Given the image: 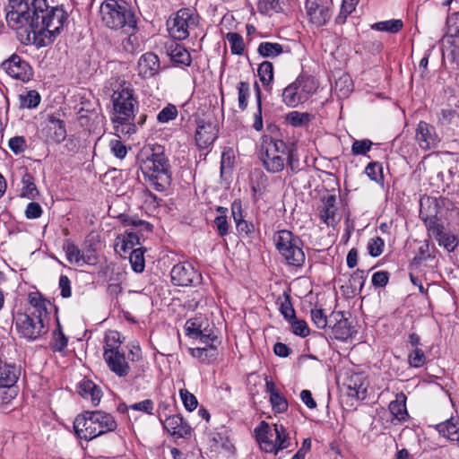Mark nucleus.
<instances>
[{
    "instance_id": "42",
    "label": "nucleus",
    "mask_w": 459,
    "mask_h": 459,
    "mask_svg": "<svg viewBox=\"0 0 459 459\" xmlns=\"http://www.w3.org/2000/svg\"><path fill=\"white\" fill-rule=\"evenodd\" d=\"M286 120L292 126H303L310 122L311 115L307 112L291 111L286 116Z\"/></svg>"
},
{
    "instance_id": "33",
    "label": "nucleus",
    "mask_w": 459,
    "mask_h": 459,
    "mask_svg": "<svg viewBox=\"0 0 459 459\" xmlns=\"http://www.w3.org/2000/svg\"><path fill=\"white\" fill-rule=\"evenodd\" d=\"M63 249L69 263L79 266L82 265V252L74 242L66 240L64 243Z\"/></svg>"
},
{
    "instance_id": "41",
    "label": "nucleus",
    "mask_w": 459,
    "mask_h": 459,
    "mask_svg": "<svg viewBox=\"0 0 459 459\" xmlns=\"http://www.w3.org/2000/svg\"><path fill=\"white\" fill-rule=\"evenodd\" d=\"M353 89L352 81L348 75H342L334 83V91L342 98L347 97Z\"/></svg>"
},
{
    "instance_id": "52",
    "label": "nucleus",
    "mask_w": 459,
    "mask_h": 459,
    "mask_svg": "<svg viewBox=\"0 0 459 459\" xmlns=\"http://www.w3.org/2000/svg\"><path fill=\"white\" fill-rule=\"evenodd\" d=\"M40 102V96L36 91H30L26 95H21V105L22 108H33Z\"/></svg>"
},
{
    "instance_id": "39",
    "label": "nucleus",
    "mask_w": 459,
    "mask_h": 459,
    "mask_svg": "<svg viewBox=\"0 0 459 459\" xmlns=\"http://www.w3.org/2000/svg\"><path fill=\"white\" fill-rule=\"evenodd\" d=\"M226 39L230 45V50L233 55L241 56L245 51V43L243 37L237 32H228Z\"/></svg>"
},
{
    "instance_id": "59",
    "label": "nucleus",
    "mask_w": 459,
    "mask_h": 459,
    "mask_svg": "<svg viewBox=\"0 0 459 459\" xmlns=\"http://www.w3.org/2000/svg\"><path fill=\"white\" fill-rule=\"evenodd\" d=\"M384 246V240L380 237H376L369 239L368 243V250L369 255L374 257L379 256L383 252Z\"/></svg>"
},
{
    "instance_id": "29",
    "label": "nucleus",
    "mask_w": 459,
    "mask_h": 459,
    "mask_svg": "<svg viewBox=\"0 0 459 459\" xmlns=\"http://www.w3.org/2000/svg\"><path fill=\"white\" fill-rule=\"evenodd\" d=\"M389 411L394 419L399 421H403L408 417L406 409V396L404 394L400 393L395 396V400L389 403Z\"/></svg>"
},
{
    "instance_id": "46",
    "label": "nucleus",
    "mask_w": 459,
    "mask_h": 459,
    "mask_svg": "<svg viewBox=\"0 0 459 459\" xmlns=\"http://www.w3.org/2000/svg\"><path fill=\"white\" fill-rule=\"evenodd\" d=\"M128 34L126 38L122 40V48L128 54H134L140 48L138 38L135 36V31H125Z\"/></svg>"
},
{
    "instance_id": "28",
    "label": "nucleus",
    "mask_w": 459,
    "mask_h": 459,
    "mask_svg": "<svg viewBox=\"0 0 459 459\" xmlns=\"http://www.w3.org/2000/svg\"><path fill=\"white\" fill-rule=\"evenodd\" d=\"M191 355L204 364L213 363L219 355L217 345L210 343L203 347L190 349Z\"/></svg>"
},
{
    "instance_id": "51",
    "label": "nucleus",
    "mask_w": 459,
    "mask_h": 459,
    "mask_svg": "<svg viewBox=\"0 0 459 459\" xmlns=\"http://www.w3.org/2000/svg\"><path fill=\"white\" fill-rule=\"evenodd\" d=\"M8 146L16 155L22 153L27 148V140L24 136H13L9 139Z\"/></svg>"
},
{
    "instance_id": "56",
    "label": "nucleus",
    "mask_w": 459,
    "mask_h": 459,
    "mask_svg": "<svg viewBox=\"0 0 459 459\" xmlns=\"http://www.w3.org/2000/svg\"><path fill=\"white\" fill-rule=\"evenodd\" d=\"M408 361L411 367L420 368L426 362V356L421 349L416 348L408 355Z\"/></svg>"
},
{
    "instance_id": "62",
    "label": "nucleus",
    "mask_w": 459,
    "mask_h": 459,
    "mask_svg": "<svg viewBox=\"0 0 459 459\" xmlns=\"http://www.w3.org/2000/svg\"><path fill=\"white\" fill-rule=\"evenodd\" d=\"M424 221L430 236H437L444 229V225L439 222L437 216L427 218Z\"/></svg>"
},
{
    "instance_id": "23",
    "label": "nucleus",
    "mask_w": 459,
    "mask_h": 459,
    "mask_svg": "<svg viewBox=\"0 0 459 459\" xmlns=\"http://www.w3.org/2000/svg\"><path fill=\"white\" fill-rule=\"evenodd\" d=\"M43 132L48 140L55 143H61L66 137L65 122L54 116L48 117Z\"/></svg>"
},
{
    "instance_id": "40",
    "label": "nucleus",
    "mask_w": 459,
    "mask_h": 459,
    "mask_svg": "<svg viewBox=\"0 0 459 459\" xmlns=\"http://www.w3.org/2000/svg\"><path fill=\"white\" fill-rule=\"evenodd\" d=\"M403 23L402 20H389L379 22L372 25V29L379 31H387L391 33H397L403 28Z\"/></svg>"
},
{
    "instance_id": "22",
    "label": "nucleus",
    "mask_w": 459,
    "mask_h": 459,
    "mask_svg": "<svg viewBox=\"0 0 459 459\" xmlns=\"http://www.w3.org/2000/svg\"><path fill=\"white\" fill-rule=\"evenodd\" d=\"M323 207L320 210L319 216L321 221L327 226L334 227L338 221L336 213V196L335 195H328L322 198Z\"/></svg>"
},
{
    "instance_id": "5",
    "label": "nucleus",
    "mask_w": 459,
    "mask_h": 459,
    "mask_svg": "<svg viewBox=\"0 0 459 459\" xmlns=\"http://www.w3.org/2000/svg\"><path fill=\"white\" fill-rule=\"evenodd\" d=\"M140 169L157 191L165 190L171 183V166L163 151L154 152L151 156L143 160Z\"/></svg>"
},
{
    "instance_id": "35",
    "label": "nucleus",
    "mask_w": 459,
    "mask_h": 459,
    "mask_svg": "<svg viewBox=\"0 0 459 459\" xmlns=\"http://www.w3.org/2000/svg\"><path fill=\"white\" fill-rule=\"evenodd\" d=\"M30 304L31 308L28 309L27 312L41 314L45 317H48V311L46 307L47 300L39 293H30L29 295Z\"/></svg>"
},
{
    "instance_id": "2",
    "label": "nucleus",
    "mask_w": 459,
    "mask_h": 459,
    "mask_svg": "<svg viewBox=\"0 0 459 459\" xmlns=\"http://www.w3.org/2000/svg\"><path fill=\"white\" fill-rule=\"evenodd\" d=\"M111 121L117 134L131 135L136 133V124L134 122L139 108V102L134 90L126 82L120 83L111 96Z\"/></svg>"
},
{
    "instance_id": "30",
    "label": "nucleus",
    "mask_w": 459,
    "mask_h": 459,
    "mask_svg": "<svg viewBox=\"0 0 459 459\" xmlns=\"http://www.w3.org/2000/svg\"><path fill=\"white\" fill-rule=\"evenodd\" d=\"M231 210L232 216L236 222L237 230L238 231V233H244L247 236L251 234L254 231V225L243 220L240 204H237L236 202H234L232 204Z\"/></svg>"
},
{
    "instance_id": "1",
    "label": "nucleus",
    "mask_w": 459,
    "mask_h": 459,
    "mask_svg": "<svg viewBox=\"0 0 459 459\" xmlns=\"http://www.w3.org/2000/svg\"><path fill=\"white\" fill-rule=\"evenodd\" d=\"M31 5L33 23L30 22L25 38L21 40L24 43L33 41L38 47L47 46L60 33L68 14L58 6L48 8L46 0H32Z\"/></svg>"
},
{
    "instance_id": "32",
    "label": "nucleus",
    "mask_w": 459,
    "mask_h": 459,
    "mask_svg": "<svg viewBox=\"0 0 459 459\" xmlns=\"http://www.w3.org/2000/svg\"><path fill=\"white\" fill-rule=\"evenodd\" d=\"M434 238L438 245L444 247L448 252H453L458 246L457 237L445 228Z\"/></svg>"
},
{
    "instance_id": "14",
    "label": "nucleus",
    "mask_w": 459,
    "mask_h": 459,
    "mask_svg": "<svg viewBox=\"0 0 459 459\" xmlns=\"http://www.w3.org/2000/svg\"><path fill=\"white\" fill-rule=\"evenodd\" d=\"M171 281L177 286H192L200 283L199 273L191 264L179 263L175 264L170 272Z\"/></svg>"
},
{
    "instance_id": "12",
    "label": "nucleus",
    "mask_w": 459,
    "mask_h": 459,
    "mask_svg": "<svg viewBox=\"0 0 459 459\" xmlns=\"http://www.w3.org/2000/svg\"><path fill=\"white\" fill-rule=\"evenodd\" d=\"M196 24V18L188 8L179 9L167 22L169 35L177 40L186 39L189 36L188 29Z\"/></svg>"
},
{
    "instance_id": "31",
    "label": "nucleus",
    "mask_w": 459,
    "mask_h": 459,
    "mask_svg": "<svg viewBox=\"0 0 459 459\" xmlns=\"http://www.w3.org/2000/svg\"><path fill=\"white\" fill-rule=\"evenodd\" d=\"M257 52L260 56L266 58H274L283 53V47L280 43L261 42Z\"/></svg>"
},
{
    "instance_id": "44",
    "label": "nucleus",
    "mask_w": 459,
    "mask_h": 459,
    "mask_svg": "<svg viewBox=\"0 0 459 459\" xmlns=\"http://www.w3.org/2000/svg\"><path fill=\"white\" fill-rule=\"evenodd\" d=\"M144 249L140 247L134 249L129 256L130 264L135 273H142L144 270Z\"/></svg>"
},
{
    "instance_id": "4",
    "label": "nucleus",
    "mask_w": 459,
    "mask_h": 459,
    "mask_svg": "<svg viewBox=\"0 0 459 459\" xmlns=\"http://www.w3.org/2000/svg\"><path fill=\"white\" fill-rule=\"evenodd\" d=\"M77 437L84 440H92L117 429L114 417L102 411H87L78 415L74 421Z\"/></svg>"
},
{
    "instance_id": "26",
    "label": "nucleus",
    "mask_w": 459,
    "mask_h": 459,
    "mask_svg": "<svg viewBox=\"0 0 459 459\" xmlns=\"http://www.w3.org/2000/svg\"><path fill=\"white\" fill-rule=\"evenodd\" d=\"M348 395L359 400H364L367 396L368 383L360 374L351 376L347 384Z\"/></svg>"
},
{
    "instance_id": "36",
    "label": "nucleus",
    "mask_w": 459,
    "mask_h": 459,
    "mask_svg": "<svg viewBox=\"0 0 459 459\" xmlns=\"http://www.w3.org/2000/svg\"><path fill=\"white\" fill-rule=\"evenodd\" d=\"M366 281V275L363 270H356L349 279V287L353 295L359 294Z\"/></svg>"
},
{
    "instance_id": "38",
    "label": "nucleus",
    "mask_w": 459,
    "mask_h": 459,
    "mask_svg": "<svg viewBox=\"0 0 459 459\" xmlns=\"http://www.w3.org/2000/svg\"><path fill=\"white\" fill-rule=\"evenodd\" d=\"M258 76L264 87H269L273 80V65L269 61H264L260 64L258 70Z\"/></svg>"
},
{
    "instance_id": "21",
    "label": "nucleus",
    "mask_w": 459,
    "mask_h": 459,
    "mask_svg": "<svg viewBox=\"0 0 459 459\" xmlns=\"http://www.w3.org/2000/svg\"><path fill=\"white\" fill-rule=\"evenodd\" d=\"M255 439L258 442L260 448L265 453H273L277 455L275 444L272 440V429L265 421H261L260 424L255 429Z\"/></svg>"
},
{
    "instance_id": "55",
    "label": "nucleus",
    "mask_w": 459,
    "mask_h": 459,
    "mask_svg": "<svg viewBox=\"0 0 459 459\" xmlns=\"http://www.w3.org/2000/svg\"><path fill=\"white\" fill-rule=\"evenodd\" d=\"M179 395L181 397L185 408L187 411H192L197 407L198 401L196 397L193 394H191L187 389H180Z\"/></svg>"
},
{
    "instance_id": "10",
    "label": "nucleus",
    "mask_w": 459,
    "mask_h": 459,
    "mask_svg": "<svg viewBox=\"0 0 459 459\" xmlns=\"http://www.w3.org/2000/svg\"><path fill=\"white\" fill-rule=\"evenodd\" d=\"M117 333L108 337L104 345L103 358L109 370L119 377L128 376L130 366L126 359L125 353L120 351V342L116 339Z\"/></svg>"
},
{
    "instance_id": "19",
    "label": "nucleus",
    "mask_w": 459,
    "mask_h": 459,
    "mask_svg": "<svg viewBox=\"0 0 459 459\" xmlns=\"http://www.w3.org/2000/svg\"><path fill=\"white\" fill-rule=\"evenodd\" d=\"M160 68V59L152 52L143 54L138 60L137 73L143 79L153 77L159 73Z\"/></svg>"
},
{
    "instance_id": "24",
    "label": "nucleus",
    "mask_w": 459,
    "mask_h": 459,
    "mask_svg": "<svg viewBox=\"0 0 459 459\" xmlns=\"http://www.w3.org/2000/svg\"><path fill=\"white\" fill-rule=\"evenodd\" d=\"M167 53L170 57V60L178 65L189 66L192 62L191 55L187 49L178 44V42L172 41L167 45Z\"/></svg>"
},
{
    "instance_id": "43",
    "label": "nucleus",
    "mask_w": 459,
    "mask_h": 459,
    "mask_svg": "<svg viewBox=\"0 0 459 459\" xmlns=\"http://www.w3.org/2000/svg\"><path fill=\"white\" fill-rule=\"evenodd\" d=\"M273 430L275 432V441H273V443L275 444L277 453L280 450L288 448L290 441L285 428L282 425L275 424Z\"/></svg>"
},
{
    "instance_id": "17",
    "label": "nucleus",
    "mask_w": 459,
    "mask_h": 459,
    "mask_svg": "<svg viewBox=\"0 0 459 459\" xmlns=\"http://www.w3.org/2000/svg\"><path fill=\"white\" fill-rule=\"evenodd\" d=\"M330 323L334 322L332 328V333L336 340L346 341L352 336L353 331L349 322V319L345 316V313L342 311L333 312L329 316Z\"/></svg>"
},
{
    "instance_id": "11",
    "label": "nucleus",
    "mask_w": 459,
    "mask_h": 459,
    "mask_svg": "<svg viewBox=\"0 0 459 459\" xmlns=\"http://www.w3.org/2000/svg\"><path fill=\"white\" fill-rule=\"evenodd\" d=\"M48 317L30 312L19 313L15 318L17 331L26 339L35 340L47 333L45 321Z\"/></svg>"
},
{
    "instance_id": "48",
    "label": "nucleus",
    "mask_w": 459,
    "mask_h": 459,
    "mask_svg": "<svg viewBox=\"0 0 459 459\" xmlns=\"http://www.w3.org/2000/svg\"><path fill=\"white\" fill-rule=\"evenodd\" d=\"M255 99H256V104H257V112L255 113L254 116V125L253 127L256 131H261L263 129V117H262V93L260 87L257 82L255 83Z\"/></svg>"
},
{
    "instance_id": "9",
    "label": "nucleus",
    "mask_w": 459,
    "mask_h": 459,
    "mask_svg": "<svg viewBox=\"0 0 459 459\" xmlns=\"http://www.w3.org/2000/svg\"><path fill=\"white\" fill-rule=\"evenodd\" d=\"M287 145L281 140L265 139L261 145V160L270 173H278L284 169Z\"/></svg>"
},
{
    "instance_id": "63",
    "label": "nucleus",
    "mask_w": 459,
    "mask_h": 459,
    "mask_svg": "<svg viewBox=\"0 0 459 459\" xmlns=\"http://www.w3.org/2000/svg\"><path fill=\"white\" fill-rule=\"evenodd\" d=\"M213 223L220 237H225L229 233L230 226L226 215H218L215 217Z\"/></svg>"
},
{
    "instance_id": "34",
    "label": "nucleus",
    "mask_w": 459,
    "mask_h": 459,
    "mask_svg": "<svg viewBox=\"0 0 459 459\" xmlns=\"http://www.w3.org/2000/svg\"><path fill=\"white\" fill-rule=\"evenodd\" d=\"M52 335H53V337L49 343L51 350L53 351H58V352L63 351L67 347L68 339L64 334L59 322L57 323V327L53 332Z\"/></svg>"
},
{
    "instance_id": "6",
    "label": "nucleus",
    "mask_w": 459,
    "mask_h": 459,
    "mask_svg": "<svg viewBox=\"0 0 459 459\" xmlns=\"http://www.w3.org/2000/svg\"><path fill=\"white\" fill-rule=\"evenodd\" d=\"M273 242L280 255L291 266L301 267L306 260L303 241L291 231L278 230L273 235Z\"/></svg>"
},
{
    "instance_id": "18",
    "label": "nucleus",
    "mask_w": 459,
    "mask_h": 459,
    "mask_svg": "<svg viewBox=\"0 0 459 459\" xmlns=\"http://www.w3.org/2000/svg\"><path fill=\"white\" fill-rule=\"evenodd\" d=\"M217 138L216 126L204 119L197 121L195 140L199 149H207Z\"/></svg>"
},
{
    "instance_id": "45",
    "label": "nucleus",
    "mask_w": 459,
    "mask_h": 459,
    "mask_svg": "<svg viewBox=\"0 0 459 459\" xmlns=\"http://www.w3.org/2000/svg\"><path fill=\"white\" fill-rule=\"evenodd\" d=\"M238 108L243 111L247 108L250 96V85L247 82H239L237 85Z\"/></svg>"
},
{
    "instance_id": "50",
    "label": "nucleus",
    "mask_w": 459,
    "mask_h": 459,
    "mask_svg": "<svg viewBox=\"0 0 459 459\" xmlns=\"http://www.w3.org/2000/svg\"><path fill=\"white\" fill-rule=\"evenodd\" d=\"M288 322L291 325L292 333L295 335L307 337L309 334L310 331L305 320L298 319L294 316L293 319H290Z\"/></svg>"
},
{
    "instance_id": "15",
    "label": "nucleus",
    "mask_w": 459,
    "mask_h": 459,
    "mask_svg": "<svg viewBox=\"0 0 459 459\" xmlns=\"http://www.w3.org/2000/svg\"><path fill=\"white\" fill-rule=\"evenodd\" d=\"M306 9L310 22L316 27L326 24L332 15L329 4L325 0H307Z\"/></svg>"
},
{
    "instance_id": "53",
    "label": "nucleus",
    "mask_w": 459,
    "mask_h": 459,
    "mask_svg": "<svg viewBox=\"0 0 459 459\" xmlns=\"http://www.w3.org/2000/svg\"><path fill=\"white\" fill-rule=\"evenodd\" d=\"M359 0H342L340 14L336 17V22L342 23L351 14Z\"/></svg>"
},
{
    "instance_id": "7",
    "label": "nucleus",
    "mask_w": 459,
    "mask_h": 459,
    "mask_svg": "<svg viewBox=\"0 0 459 459\" xmlns=\"http://www.w3.org/2000/svg\"><path fill=\"white\" fill-rule=\"evenodd\" d=\"M30 0H7L3 6L7 25L15 30H21L22 38L30 22L33 23L32 5Z\"/></svg>"
},
{
    "instance_id": "64",
    "label": "nucleus",
    "mask_w": 459,
    "mask_h": 459,
    "mask_svg": "<svg viewBox=\"0 0 459 459\" xmlns=\"http://www.w3.org/2000/svg\"><path fill=\"white\" fill-rule=\"evenodd\" d=\"M389 273L386 271H378L372 275V284L376 288L385 287L389 281Z\"/></svg>"
},
{
    "instance_id": "60",
    "label": "nucleus",
    "mask_w": 459,
    "mask_h": 459,
    "mask_svg": "<svg viewBox=\"0 0 459 459\" xmlns=\"http://www.w3.org/2000/svg\"><path fill=\"white\" fill-rule=\"evenodd\" d=\"M234 152L231 148H225L221 153V171L223 173L227 169H230L234 164Z\"/></svg>"
},
{
    "instance_id": "27",
    "label": "nucleus",
    "mask_w": 459,
    "mask_h": 459,
    "mask_svg": "<svg viewBox=\"0 0 459 459\" xmlns=\"http://www.w3.org/2000/svg\"><path fill=\"white\" fill-rule=\"evenodd\" d=\"M79 394L84 399H90L92 405L97 406L102 397V391L94 382L84 379L79 384Z\"/></svg>"
},
{
    "instance_id": "58",
    "label": "nucleus",
    "mask_w": 459,
    "mask_h": 459,
    "mask_svg": "<svg viewBox=\"0 0 459 459\" xmlns=\"http://www.w3.org/2000/svg\"><path fill=\"white\" fill-rule=\"evenodd\" d=\"M270 402L272 403L273 411L276 412L281 413L285 412L288 410V403L287 400L281 393L273 394L270 397Z\"/></svg>"
},
{
    "instance_id": "20",
    "label": "nucleus",
    "mask_w": 459,
    "mask_h": 459,
    "mask_svg": "<svg viewBox=\"0 0 459 459\" xmlns=\"http://www.w3.org/2000/svg\"><path fill=\"white\" fill-rule=\"evenodd\" d=\"M160 422L164 429L174 437H186L191 434V427L180 415L169 416L165 414V419Z\"/></svg>"
},
{
    "instance_id": "16",
    "label": "nucleus",
    "mask_w": 459,
    "mask_h": 459,
    "mask_svg": "<svg viewBox=\"0 0 459 459\" xmlns=\"http://www.w3.org/2000/svg\"><path fill=\"white\" fill-rule=\"evenodd\" d=\"M415 138L420 148L424 151L436 148L439 142L435 127L425 121L418 124Z\"/></svg>"
},
{
    "instance_id": "49",
    "label": "nucleus",
    "mask_w": 459,
    "mask_h": 459,
    "mask_svg": "<svg viewBox=\"0 0 459 459\" xmlns=\"http://www.w3.org/2000/svg\"><path fill=\"white\" fill-rule=\"evenodd\" d=\"M383 168L381 163L377 161L369 162L366 169L365 173L367 176L373 181L377 183L383 182L384 177H383Z\"/></svg>"
},
{
    "instance_id": "37",
    "label": "nucleus",
    "mask_w": 459,
    "mask_h": 459,
    "mask_svg": "<svg viewBox=\"0 0 459 459\" xmlns=\"http://www.w3.org/2000/svg\"><path fill=\"white\" fill-rule=\"evenodd\" d=\"M22 195L29 199H34L39 191L34 184V178L30 173H25L22 178Z\"/></svg>"
},
{
    "instance_id": "61",
    "label": "nucleus",
    "mask_w": 459,
    "mask_h": 459,
    "mask_svg": "<svg viewBox=\"0 0 459 459\" xmlns=\"http://www.w3.org/2000/svg\"><path fill=\"white\" fill-rule=\"evenodd\" d=\"M311 318L316 326L319 329L325 328L330 323L329 318L326 317L322 309H312Z\"/></svg>"
},
{
    "instance_id": "47",
    "label": "nucleus",
    "mask_w": 459,
    "mask_h": 459,
    "mask_svg": "<svg viewBox=\"0 0 459 459\" xmlns=\"http://www.w3.org/2000/svg\"><path fill=\"white\" fill-rule=\"evenodd\" d=\"M280 300V312L283 316V317L289 321L293 319L296 316L295 309L290 301V297L288 293L284 292L283 299H279Z\"/></svg>"
},
{
    "instance_id": "8",
    "label": "nucleus",
    "mask_w": 459,
    "mask_h": 459,
    "mask_svg": "<svg viewBox=\"0 0 459 459\" xmlns=\"http://www.w3.org/2000/svg\"><path fill=\"white\" fill-rule=\"evenodd\" d=\"M317 88L318 83L314 77L301 74L283 90L282 101L289 107H297L306 102Z\"/></svg>"
},
{
    "instance_id": "13",
    "label": "nucleus",
    "mask_w": 459,
    "mask_h": 459,
    "mask_svg": "<svg viewBox=\"0 0 459 459\" xmlns=\"http://www.w3.org/2000/svg\"><path fill=\"white\" fill-rule=\"evenodd\" d=\"M1 67L8 75L22 82H29L33 76L30 64L16 54H13L4 60L1 64Z\"/></svg>"
},
{
    "instance_id": "54",
    "label": "nucleus",
    "mask_w": 459,
    "mask_h": 459,
    "mask_svg": "<svg viewBox=\"0 0 459 459\" xmlns=\"http://www.w3.org/2000/svg\"><path fill=\"white\" fill-rule=\"evenodd\" d=\"M178 116V109L175 105L169 104L163 108L157 116V120L160 123H168L170 120H174Z\"/></svg>"
},
{
    "instance_id": "3",
    "label": "nucleus",
    "mask_w": 459,
    "mask_h": 459,
    "mask_svg": "<svg viewBox=\"0 0 459 459\" xmlns=\"http://www.w3.org/2000/svg\"><path fill=\"white\" fill-rule=\"evenodd\" d=\"M100 20L110 30L136 31L137 21L134 13L125 0H105L100 7Z\"/></svg>"
},
{
    "instance_id": "25",
    "label": "nucleus",
    "mask_w": 459,
    "mask_h": 459,
    "mask_svg": "<svg viewBox=\"0 0 459 459\" xmlns=\"http://www.w3.org/2000/svg\"><path fill=\"white\" fill-rule=\"evenodd\" d=\"M20 374L21 370L15 364L7 363L0 359V386L13 387Z\"/></svg>"
},
{
    "instance_id": "57",
    "label": "nucleus",
    "mask_w": 459,
    "mask_h": 459,
    "mask_svg": "<svg viewBox=\"0 0 459 459\" xmlns=\"http://www.w3.org/2000/svg\"><path fill=\"white\" fill-rule=\"evenodd\" d=\"M372 144L368 139L355 140L351 145V152L353 155H365L370 151Z\"/></svg>"
}]
</instances>
